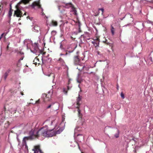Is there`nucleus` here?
Wrapping results in <instances>:
<instances>
[{
    "instance_id": "obj_21",
    "label": "nucleus",
    "mask_w": 153,
    "mask_h": 153,
    "mask_svg": "<svg viewBox=\"0 0 153 153\" xmlns=\"http://www.w3.org/2000/svg\"><path fill=\"white\" fill-rule=\"evenodd\" d=\"M39 59L36 57L35 59L33 61V63L35 64V65H36L37 63L39 64Z\"/></svg>"
},
{
    "instance_id": "obj_44",
    "label": "nucleus",
    "mask_w": 153,
    "mask_h": 153,
    "mask_svg": "<svg viewBox=\"0 0 153 153\" xmlns=\"http://www.w3.org/2000/svg\"><path fill=\"white\" fill-rule=\"evenodd\" d=\"M52 75V76H53V77L54 76V75H53V74H49V75H47V76H50L51 75Z\"/></svg>"
},
{
    "instance_id": "obj_19",
    "label": "nucleus",
    "mask_w": 153,
    "mask_h": 153,
    "mask_svg": "<svg viewBox=\"0 0 153 153\" xmlns=\"http://www.w3.org/2000/svg\"><path fill=\"white\" fill-rule=\"evenodd\" d=\"M10 27H7L5 30H4V36H5L10 31Z\"/></svg>"
},
{
    "instance_id": "obj_15",
    "label": "nucleus",
    "mask_w": 153,
    "mask_h": 153,
    "mask_svg": "<svg viewBox=\"0 0 153 153\" xmlns=\"http://www.w3.org/2000/svg\"><path fill=\"white\" fill-rule=\"evenodd\" d=\"M13 11V10L12 9L11 5L10 4V10L8 13V16L10 18V19L11 16H12Z\"/></svg>"
},
{
    "instance_id": "obj_9",
    "label": "nucleus",
    "mask_w": 153,
    "mask_h": 153,
    "mask_svg": "<svg viewBox=\"0 0 153 153\" xmlns=\"http://www.w3.org/2000/svg\"><path fill=\"white\" fill-rule=\"evenodd\" d=\"M11 71L10 69H8L5 72L2 76V78H3L4 81L6 80L7 76H8L10 73L11 72Z\"/></svg>"
},
{
    "instance_id": "obj_26",
    "label": "nucleus",
    "mask_w": 153,
    "mask_h": 153,
    "mask_svg": "<svg viewBox=\"0 0 153 153\" xmlns=\"http://www.w3.org/2000/svg\"><path fill=\"white\" fill-rule=\"evenodd\" d=\"M15 52H16L17 54H20V55H23L24 54V53L23 52H21L20 51H18L17 50H15Z\"/></svg>"
},
{
    "instance_id": "obj_62",
    "label": "nucleus",
    "mask_w": 153,
    "mask_h": 153,
    "mask_svg": "<svg viewBox=\"0 0 153 153\" xmlns=\"http://www.w3.org/2000/svg\"><path fill=\"white\" fill-rule=\"evenodd\" d=\"M122 29H120V34L122 33Z\"/></svg>"
},
{
    "instance_id": "obj_56",
    "label": "nucleus",
    "mask_w": 153,
    "mask_h": 153,
    "mask_svg": "<svg viewBox=\"0 0 153 153\" xmlns=\"http://www.w3.org/2000/svg\"><path fill=\"white\" fill-rule=\"evenodd\" d=\"M151 60V62H153L152 61V58L151 57H150V58H149Z\"/></svg>"
},
{
    "instance_id": "obj_58",
    "label": "nucleus",
    "mask_w": 153,
    "mask_h": 153,
    "mask_svg": "<svg viewBox=\"0 0 153 153\" xmlns=\"http://www.w3.org/2000/svg\"><path fill=\"white\" fill-rule=\"evenodd\" d=\"M53 121H52L51 122V125H52L53 124Z\"/></svg>"
},
{
    "instance_id": "obj_33",
    "label": "nucleus",
    "mask_w": 153,
    "mask_h": 153,
    "mask_svg": "<svg viewBox=\"0 0 153 153\" xmlns=\"http://www.w3.org/2000/svg\"><path fill=\"white\" fill-rule=\"evenodd\" d=\"M147 1L150 2L153 4V0H146ZM151 9H153V7H151Z\"/></svg>"
},
{
    "instance_id": "obj_31",
    "label": "nucleus",
    "mask_w": 153,
    "mask_h": 153,
    "mask_svg": "<svg viewBox=\"0 0 153 153\" xmlns=\"http://www.w3.org/2000/svg\"><path fill=\"white\" fill-rule=\"evenodd\" d=\"M147 22L148 23L151 24L152 25H153V22L149 20H148Z\"/></svg>"
},
{
    "instance_id": "obj_18",
    "label": "nucleus",
    "mask_w": 153,
    "mask_h": 153,
    "mask_svg": "<svg viewBox=\"0 0 153 153\" xmlns=\"http://www.w3.org/2000/svg\"><path fill=\"white\" fill-rule=\"evenodd\" d=\"M58 25L57 22L54 20H52L51 22L50 25L56 26Z\"/></svg>"
},
{
    "instance_id": "obj_14",
    "label": "nucleus",
    "mask_w": 153,
    "mask_h": 153,
    "mask_svg": "<svg viewBox=\"0 0 153 153\" xmlns=\"http://www.w3.org/2000/svg\"><path fill=\"white\" fill-rule=\"evenodd\" d=\"M82 98V96H80L79 94L78 97H77V99H76V103L78 105H80V102L81 101V99Z\"/></svg>"
},
{
    "instance_id": "obj_32",
    "label": "nucleus",
    "mask_w": 153,
    "mask_h": 153,
    "mask_svg": "<svg viewBox=\"0 0 153 153\" xmlns=\"http://www.w3.org/2000/svg\"><path fill=\"white\" fill-rule=\"evenodd\" d=\"M120 95H121V97L123 99H124L125 98L124 95V94L122 92L121 93Z\"/></svg>"
},
{
    "instance_id": "obj_36",
    "label": "nucleus",
    "mask_w": 153,
    "mask_h": 153,
    "mask_svg": "<svg viewBox=\"0 0 153 153\" xmlns=\"http://www.w3.org/2000/svg\"><path fill=\"white\" fill-rule=\"evenodd\" d=\"M39 149L37 147H35L33 149H32V150L34 151V150H38V149Z\"/></svg>"
},
{
    "instance_id": "obj_34",
    "label": "nucleus",
    "mask_w": 153,
    "mask_h": 153,
    "mask_svg": "<svg viewBox=\"0 0 153 153\" xmlns=\"http://www.w3.org/2000/svg\"><path fill=\"white\" fill-rule=\"evenodd\" d=\"M62 42H60V48L61 50H62V48H63V46L62 44Z\"/></svg>"
},
{
    "instance_id": "obj_1",
    "label": "nucleus",
    "mask_w": 153,
    "mask_h": 153,
    "mask_svg": "<svg viewBox=\"0 0 153 153\" xmlns=\"http://www.w3.org/2000/svg\"><path fill=\"white\" fill-rule=\"evenodd\" d=\"M65 126L63 128H59L56 131H53V132L50 133V132L52 131L53 130H56V127H54L53 128L51 129H48V126L47 125H46L44 127L40 129L39 130H38L36 128L32 129L31 130H33L34 131V133H36L37 131L41 130V131L42 133L44 132L46 134V136H45L42 135V134H40L39 133H38L37 136H36L37 138H39L40 137L43 136L44 137H52L57 134H60L62 131L64 129Z\"/></svg>"
},
{
    "instance_id": "obj_59",
    "label": "nucleus",
    "mask_w": 153,
    "mask_h": 153,
    "mask_svg": "<svg viewBox=\"0 0 153 153\" xmlns=\"http://www.w3.org/2000/svg\"><path fill=\"white\" fill-rule=\"evenodd\" d=\"M42 62H43V58L42 56Z\"/></svg>"
},
{
    "instance_id": "obj_64",
    "label": "nucleus",
    "mask_w": 153,
    "mask_h": 153,
    "mask_svg": "<svg viewBox=\"0 0 153 153\" xmlns=\"http://www.w3.org/2000/svg\"><path fill=\"white\" fill-rule=\"evenodd\" d=\"M21 61V60H20V59H19L18 61V62L19 63Z\"/></svg>"
},
{
    "instance_id": "obj_51",
    "label": "nucleus",
    "mask_w": 153,
    "mask_h": 153,
    "mask_svg": "<svg viewBox=\"0 0 153 153\" xmlns=\"http://www.w3.org/2000/svg\"><path fill=\"white\" fill-rule=\"evenodd\" d=\"M9 44L8 43V45H7V49H8V48H9Z\"/></svg>"
},
{
    "instance_id": "obj_43",
    "label": "nucleus",
    "mask_w": 153,
    "mask_h": 153,
    "mask_svg": "<svg viewBox=\"0 0 153 153\" xmlns=\"http://www.w3.org/2000/svg\"><path fill=\"white\" fill-rule=\"evenodd\" d=\"M39 102H40V100L39 99L37 101H36V102H35V103H38Z\"/></svg>"
},
{
    "instance_id": "obj_39",
    "label": "nucleus",
    "mask_w": 153,
    "mask_h": 153,
    "mask_svg": "<svg viewBox=\"0 0 153 153\" xmlns=\"http://www.w3.org/2000/svg\"><path fill=\"white\" fill-rule=\"evenodd\" d=\"M62 50L63 51H64L66 52H67V50L65 49V48H62Z\"/></svg>"
},
{
    "instance_id": "obj_11",
    "label": "nucleus",
    "mask_w": 153,
    "mask_h": 153,
    "mask_svg": "<svg viewBox=\"0 0 153 153\" xmlns=\"http://www.w3.org/2000/svg\"><path fill=\"white\" fill-rule=\"evenodd\" d=\"M33 26H34V27L32 28V30L35 32H38L40 30L39 27L35 24L34 25H33Z\"/></svg>"
},
{
    "instance_id": "obj_37",
    "label": "nucleus",
    "mask_w": 153,
    "mask_h": 153,
    "mask_svg": "<svg viewBox=\"0 0 153 153\" xmlns=\"http://www.w3.org/2000/svg\"><path fill=\"white\" fill-rule=\"evenodd\" d=\"M74 49H73V50H72L71 51H68V50H67V52H68L69 53H72L73 52V51H74Z\"/></svg>"
},
{
    "instance_id": "obj_8",
    "label": "nucleus",
    "mask_w": 153,
    "mask_h": 153,
    "mask_svg": "<svg viewBox=\"0 0 153 153\" xmlns=\"http://www.w3.org/2000/svg\"><path fill=\"white\" fill-rule=\"evenodd\" d=\"M78 27L76 31H74L72 32V34H74L75 35H77L79 33L81 32V24L80 22L78 23Z\"/></svg>"
},
{
    "instance_id": "obj_55",
    "label": "nucleus",
    "mask_w": 153,
    "mask_h": 153,
    "mask_svg": "<svg viewBox=\"0 0 153 153\" xmlns=\"http://www.w3.org/2000/svg\"><path fill=\"white\" fill-rule=\"evenodd\" d=\"M151 60V62H153L152 61V58L151 57H150V58H149Z\"/></svg>"
},
{
    "instance_id": "obj_24",
    "label": "nucleus",
    "mask_w": 153,
    "mask_h": 153,
    "mask_svg": "<svg viewBox=\"0 0 153 153\" xmlns=\"http://www.w3.org/2000/svg\"><path fill=\"white\" fill-rule=\"evenodd\" d=\"M111 32L112 35H114V30L115 29L114 28V27H113L112 25H111Z\"/></svg>"
},
{
    "instance_id": "obj_20",
    "label": "nucleus",
    "mask_w": 153,
    "mask_h": 153,
    "mask_svg": "<svg viewBox=\"0 0 153 153\" xmlns=\"http://www.w3.org/2000/svg\"><path fill=\"white\" fill-rule=\"evenodd\" d=\"M29 1V0H21V1L18 3V5H19L21 3L26 4L28 3Z\"/></svg>"
},
{
    "instance_id": "obj_41",
    "label": "nucleus",
    "mask_w": 153,
    "mask_h": 153,
    "mask_svg": "<svg viewBox=\"0 0 153 153\" xmlns=\"http://www.w3.org/2000/svg\"><path fill=\"white\" fill-rule=\"evenodd\" d=\"M39 152V150H34V153H38Z\"/></svg>"
},
{
    "instance_id": "obj_10",
    "label": "nucleus",
    "mask_w": 153,
    "mask_h": 153,
    "mask_svg": "<svg viewBox=\"0 0 153 153\" xmlns=\"http://www.w3.org/2000/svg\"><path fill=\"white\" fill-rule=\"evenodd\" d=\"M42 97L44 98V101H49L50 100L51 97V95H50L49 93L48 94H43Z\"/></svg>"
},
{
    "instance_id": "obj_25",
    "label": "nucleus",
    "mask_w": 153,
    "mask_h": 153,
    "mask_svg": "<svg viewBox=\"0 0 153 153\" xmlns=\"http://www.w3.org/2000/svg\"><path fill=\"white\" fill-rule=\"evenodd\" d=\"M117 132L114 135V136L116 138H118L119 137V134L120 133V131L119 130H117Z\"/></svg>"
},
{
    "instance_id": "obj_28",
    "label": "nucleus",
    "mask_w": 153,
    "mask_h": 153,
    "mask_svg": "<svg viewBox=\"0 0 153 153\" xmlns=\"http://www.w3.org/2000/svg\"><path fill=\"white\" fill-rule=\"evenodd\" d=\"M55 103H52L51 104L49 105L47 108L46 109H48L50 108L51 107V106L53 105Z\"/></svg>"
},
{
    "instance_id": "obj_35",
    "label": "nucleus",
    "mask_w": 153,
    "mask_h": 153,
    "mask_svg": "<svg viewBox=\"0 0 153 153\" xmlns=\"http://www.w3.org/2000/svg\"><path fill=\"white\" fill-rule=\"evenodd\" d=\"M21 58L19 59H20V60H22L24 58V54L23 55H21Z\"/></svg>"
},
{
    "instance_id": "obj_42",
    "label": "nucleus",
    "mask_w": 153,
    "mask_h": 153,
    "mask_svg": "<svg viewBox=\"0 0 153 153\" xmlns=\"http://www.w3.org/2000/svg\"><path fill=\"white\" fill-rule=\"evenodd\" d=\"M38 150L40 153H43L41 150L40 149H38Z\"/></svg>"
},
{
    "instance_id": "obj_29",
    "label": "nucleus",
    "mask_w": 153,
    "mask_h": 153,
    "mask_svg": "<svg viewBox=\"0 0 153 153\" xmlns=\"http://www.w3.org/2000/svg\"><path fill=\"white\" fill-rule=\"evenodd\" d=\"M98 10L99 11V10L102 11V15H103V12H104V9L103 8H99L98 9Z\"/></svg>"
},
{
    "instance_id": "obj_63",
    "label": "nucleus",
    "mask_w": 153,
    "mask_h": 153,
    "mask_svg": "<svg viewBox=\"0 0 153 153\" xmlns=\"http://www.w3.org/2000/svg\"><path fill=\"white\" fill-rule=\"evenodd\" d=\"M79 53V51H77L76 52V54H77V55Z\"/></svg>"
},
{
    "instance_id": "obj_13",
    "label": "nucleus",
    "mask_w": 153,
    "mask_h": 153,
    "mask_svg": "<svg viewBox=\"0 0 153 153\" xmlns=\"http://www.w3.org/2000/svg\"><path fill=\"white\" fill-rule=\"evenodd\" d=\"M69 13L70 15H72V14H74L75 16H77V11L76 9V8L74 7H72L71 9V10L70 11Z\"/></svg>"
},
{
    "instance_id": "obj_48",
    "label": "nucleus",
    "mask_w": 153,
    "mask_h": 153,
    "mask_svg": "<svg viewBox=\"0 0 153 153\" xmlns=\"http://www.w3.org/2000/svg\"><path fill=\"white\" fill-rule=\"evenodd\" d=\"M117 90H118L119 89V86H118V84L117 85Z\"/></svg>"
},
{
    "instance_id": "obj_4",
    "label": "nucleus",
    "mask_w": 153,
    "mask_h": 153,
    "mask_svg": "<svg viewBox=\"0 0 153 153\" xmlns=\"http://www.w3.org/2000/svg\"><path fill=\"white\" fill-rule=\"evenodd\" d=\"M23 11L24 12V10L22 11V10H19V8H17V9L16 10H15L14 11L13 16L21 18L22 16L24 15H26V13H25L23 15Z\"/></svg>"
},
{
    "instance_id": "obj_47",
    "label": "nucleus",
    "mask_w": 153,
    "mask_h": 153,
    "mask_svg": "<svg viewBox=\"0 0 153 153\" xmlns=\"http://www.w3.org/2000/svg\"><path fill=\"white\" fill-rule=\"evenodd\" d=\"M18 91L19 94H21L22 95H24V94L21 93L19 91Z\"/></svg>"
},
{
    "instance_id": "obj_57",
    "label": "nucleus",
    "mask_w": 153,
    "mask_h": 153,
    "mask_svg": "<svg viewBox=\"0 0 153 153\" xmlns=\"http://www.w3.org/2000/svg\"><path fill=\"white\" fill-rule=\"evenodd\" d=\"M128 25H129V24H127V25H125L123 27H126V26H128Z\"/></svg>"
},
{
    "instance_id": "obj_40",
    "label": "nucleus",
    "mask_w": 153,
    "mask_h": 153,
    "mask_svg": "<svg viewBox=\"0 0 153 153\" xmlns=\"http://www.w3.org/2000/svg\"><path fill=\"white\" fill-rule=\"evenodd\" d=\"M4 35V33H2L1 35L0 36V37L1 38H2L3 37V35Z\"/></svg>"
},
{
    "instance_id": "obj_5",
    "label": "nucleus",
    "mask_w": 153,
    "mask_h": 153,
    "mask_svg": "<svg viewBox=\"0 0 153 153\" xmlns=\"http://www.w3.org/2000/svg\"><path fill=\"white\" fill-rule=\"evenodd\" d=\"M31 6L33 8H41L42 11V12L41 13H42V15H45V14L43 12V8L41 7L39 1H34L32 4Z\"/></svg>"
},
{
    "instance_id": "obj_16",
    "label": "nucleus",
    "mask_w": 153,
    "mask_h": 153,
    "mask_svg": "<svg viewBox=\"0 0 153 153\" xmlns=\"http://www.w3.org/2000/svg\"><path fill=\"white\" fill-rule=\"evenodd\" d=\"M72 80V79H69L68 82V84L67 85V90H70L71 88L72 87V85L71 84V81Z\"/></svg>"
},
{
    "instance_id": "obj_50",
    "label": "nucleus",
    "mask_w": 153,
    "mask_h": 153,
    "mask_svg": "<svg viewBox=\"0 0 153 153\" xmlns=\"http://www.w3.org/2000/svg\"><path fill=\"white\" fill-rule=\"evenodd\" d=\"M95 30H96V33H98V31L97 30V29L95 27Z\"/></svg>"
},
{
    "instance_id": "obj_38",
    "label": "nucleus",
    "mask_w": 153,
    "mask_h": 153,
    "mask_svg": "<svg viewBox=\"0 0 153 153\" xmlns=\"http://www.w3.org/2000/svg\"><path fill=\"white\" fill-rule=\"evenodd\" d=\"M77 111L78 112V114L79 115V116H80V115L81 114L80 112V109H78Z\"/></svg>"
},
{
    "instance_id": "obj_2",
    "label": "nucleus",
    "mask_w": 153,
    "mask_h": 153,
    "mask_svg": "<svg viewBox=\"0 0 153 153\" xmlns=\"http://www.w3.org/2000/svg\"><path fill=\"white\" fill-rule=\"evenodd\" d=\"M34 131L33 130H31L29 132L28 134L29 136L27 137H25L23 138L22 142L23 145V146H25V148L27 149L28 148L26 142L27 140H32L36 138H37L36 136H37V134L39 133L40 134H42L44 136H46V134L44 132V133H42L41 130L37 131L36 133H34Z\"/></svg>"
},
{
    "instance_id": "obj_6",
    "label": "nucleus",
    "mask_w": 153,
    "mask_h": 153,
    "mask_svg": "<svg viewBox=\"0 0 153 153\" xmlns=\"http://www.w3.org/2000/svg\"><path fill=\"white\" fill-rule=\"evenodd\" d=\"M90 34L89 33L87 32H85L84 34L81 35L80 38L83 37V39L84 41L89 40L90 39Z\"/></svg>"
},
{
    "instance_id": "obj_12",
    "label": "nucleus",
    "mask_w": 153,
    "mask_h": 153,
    "mask_svg": "<svg viewBox=\"0 0 153 153\" xmlns=\"http://www.w3.org/2000/svg\"><path fill=\"white\" fill-rule=\"evenodd\" d=\"M74 64L75 65H79V66L81 65L79 64L80 60L78 56H75L74 58Z\"/></svg>"
},
{
    "instance_id": "obj_30",
    "label": "nucleus",
    "mask_w": 153,
    "mask_h": 153,
    "mask_svg": "<svg viewBox=\"0 0 153 153\" xmlns=\"http://www.w3.org/2000/svg\"><path fill=\"white\" fill-rule=\"evenodd\" d=\"M63 91L65 94L66 95L67 94V91L66 88H63Z\"/></svg>"
},
{
    "instance_id": "obj_46",
    "label": "nucleus",
    "mask_w": 153,
    "mask_h": 153,
    "mask_svg": "<svg viewBox=\"0 0 153 153\" xmlns=\"http://www.w3.org/2000/svg\"><path fill=\"white\" fill-rule=\"evenodd\" d=\"M91 43L93 44H94V46L95 45V42H94V41H92Z\"/></svg>"
},
{
    "instance_id": "obj_60",
    "label": "nucleus",
    "mask_w": 153,
    "mask_h": 153,
    "mask_svg": "<svg viewBox=\"0 0 153 153\" xmlns=\"http://www.w3.org/2000/svg\"><path fill=\"white\" fill-rule=\"evenodd\" d=\"M62 55H64V54H62V53H61L60 54V56H62Z\"/></svg>"
},
{
    "instance_id": "obj_49",
    "label": "nucleus",
    "mask_w": 153,
    "mask_h": 153,
    "mask_svg": "<svg viewBox=\"0 0 153 153\" xmlns=\"http://www.w3.org/2000/svg\"><path fill=\"white\" fill-rule=\"evenodd\" d=\"M91 73L93 74L94 75L95 74V73L94 72H90L89 73V74H91Z\"/></svg>"
},
{
    "instance_id": "obj_23",
    "label": "nucleus",
    "mask_w": 153,
    "mask_h": 153,
    "mask_svg": "<svg viewBox=\"0 0 153 153\" xmlns=\"http://www.w3.org/2000/svg\"><path fill=\"white\" fill-rule=\"evenodd\" d=\"M57 61H59L61 64L64 65V61L62 58H59Z\"/></svg>"
},
{
    "instance_id": "obj_22",
    "label": "nucleus",
    "mask_w": 153,
    "mask_h": 153,
    "mask_svg": "<svg viewBox=\"0 0 153 153\" xmlns=\"http://www.w3.org/2000/svg\"><path fill=\"white\" fill-rule=\"evenodd\" d=\"M95 40L97 41L96 42H95V47H98L99 46V42H100V40L98 38H97V39H95Z\"/></svg>"
},
{
    "instance_id": "obj_53",
    "label": "nucleus",
    "mask_w": 153,
    "mask_h": 153,
    "mask_svg": "<svg viewBox=\"0 0 153 153\" xmlns=\"http://www.w3.org/2000/svg\"><path fill=\"white\" fill-rule=\"evenodd\" d=\"M16 92H17V91H13V94H14V93H16Z\"/></svg>"
},
{
    "instance_id": "obj_7",
    "label": "nucleus",
    "mask_w": 153,
    "mask_h": 153,
    "mask_svg": "<svg viewBox=\"0 0 153 153\" xmlns=\"http://www.w3.org/2000/svg\"><path fill=\"white\" fill-rule=\"evenodd\" d=\"M33 50L30 49L31 51L33 53H36L39 50L38 45V43H35L33 45Z\"/></svg>"
},
{
    "instance_id": "obj_17",
    "label": "nucleus",
    "mask_w": 153,
    "mask_h": 153,
    "mask_svg": "<svg viewBox=\"0 0 153 153\" xmlns=\"http://www.w3.org/2000/svg\"><path fill=\"white\" fill-rule=\"evenodd\" d=\"M64 7L66 8H68L69 7H71V8L72 7H73V4L70 3H66Z\"/></svg>"
},
{
    "instance_id": "obj_61",
    "label": "nucleus",
    "mask_w": 153,
    "mask_h": 153,
    "mask_svg": "<svg viewBox=\"0 0 153 153\" xmlns=\"http://www.w3.org/2000/svg\"><path fill=\"white\" fill-rule=\"evenodd\" d=\"M68 55V53H67V52H66V53H65V54H64V55L65 56H66L67 55Z\"/></svg>"
},
{
    "instance_id": "obj_45",
    "label": "nucleus",
    "mask_w": 153,
    "mask_h": 153,
    "mask_svg": "<svg viewBox=\"0 0 153 153\" xmlns=\"http://www.w3.org/2000/svg\"><path fill=\"white\" fill-rule=\"evenodd\" d=\"M132 140L134 141V142H136V140H135L134 138H132L131 140H130V141H132Z\"/></svg>"
},
{
    "instance_id": "obj_3",
    "label": "nucleus",
    "mask_w": 153,
    "mask_h": 153,
    "mask_svg": "<svg viewBox=\"0 0 153 153\" xmlns=\"http://www.w3.org/2000/svg\"><path fill=\"white\" fill-rule=\"evenodd\" d=\"M81 128L76 127L75 129L74 137L75 139L78 141L81 142L84 140V136L82 134H76L77 132L81 131Z\"/></svg>"
},
{
    "instance_id": "obj_27",
    "label": "nucleus",
    "mask_w": 153,
    "mask_h": 153,
    "mask_svg": "<svg viewBox=\"0 0 153 153\" xmlns=\"http://www.w3.org/2000/svg\"><path fill=\"white\" fill-rule=\"evenodd\" d=\"M85 65L82 66L80 68H79L78 67H77V69H78L79 71H81L84 68Z\"/></svg>"
},
{
    "instance_id": "obj_52",
    "label": "nucleus",
    "mask_w": 153,
    "mask_h": 153,
    "mask_svg": "<svg viewBox=\"0 0 153 153\" xmlns=\"http://www.w3.org/2000/svg\"><path fill=\"white\" fill-rule=\"evenodd\" d=\"M77 144L78 146L79 149L80 150V147H79V144H78L77 143Z\"/></svg>"
},
{
    "instance_id": "obj_54",
    "label": "nucleus",
    "mask_w": 153,
    "mask_h": 153,
    "mask_svg": "<svg viewBox=\"0 0 153 153\" xmlns=\"http://www.w3.org/2000/svg\"><path fill=\"white\" fill-rule=\"evenodd\" d=\"M61 6H58V9L59 10H60V7H61Z\"/></svg>"
}]
</instances>
